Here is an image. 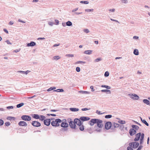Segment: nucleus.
Returning a JSON list of instances; mask_svg holds the SVG:
<instances>
[{
  "label": "nucleus",
  "instance_id": "a18cd8bd",
  "mask_svg": "<svg viewBox=\"0 0 150 150\" xmlns=\"http://www.w3.org/2000/svg\"><path fill=\"white\" fill-rule=\"evenodd\" d=\"M66 56L68 57H74V55L73 54H67L66 55Z\"/></svg>",
  "mask_w": 150,
  "mask_h": 150
},
{
  "label": "nucleus",
  "instance_id": "2f4dec72",
  "mask_svg": "<svg viewBox=\"0 0 150 150\" xmlns=\"http://www.w3.org/2000/svg\"><path fill=\"white\" fill-rule=\"evenodd\" d=\"M56 87L53 86L52 87L47 89V91H49L56 89Z\"/></svg>",
  "mask_w": 150,
  "mask_h": 150
},
{
  "label": "nucleus",
  "instance_id": "6ab92c4d",
  "mask_svg": "<svg viewBox=\"0 0 150 150\" xmlns=\"http://www.w3.org/2000/svg\"><path fill=\"white\" fill-rule=\"evenodd\" d=\"M119 126H120V124H119L115 123V122H113L112 123V125L111 129H113V126L114 127V128H115L118 127Z\"/></svg>",
  "mask_w": 150,
  "mask_h": 150
},
{
  "label": "nucleus",
  "instance_id": "f704fd0d",
  "mask_svg": "<svg viewBox=\"0 0 150 150\" xmlns=\"http://www.w3.org/2000/svg\"><path fill=\"white\" fill-rule=\"evenodd\" d=\"M101 91L103 92H109V93H110L111 91L110 90H108L107 89H104V90H101Z\"/></svg>",
  "mask_w": 150,
  "mask_h": 150
},
{
  "label": "nucleus",
  "instance_id": "e2e57ef3",
  "mask_svg": "<svg viewBox=\"0 0 150 150\" xmlns=\"http://www.w3.org/2000/svg\"><path fill=\"white\" fill-rule=\"evenodd\" d=\"M78 9V8H76L73 10H72V12H74L75 11H76Z\"/></svg>",
  "mask_w": 150,
  "mask_h": 150
},
{
  "label": "nucleus",
  "instance_id": "f257e3e1",
  "mask_svg": "<svg viewBox=\"0 0 150 150\" xmlns=\"http://www.w3.org/2000/svg\"><path fill=\"white\" fill-rule=\"evenodd\" d=\"M103 121L98 119H92L89 121V124L91 126H93L95 124H97V126L100 128L103 127V125L102 124Z\"/></svg>",
  "mask_w": 150,
  "mask_h": 150
},
{
  "label": "nucleus",
  "instance_id": "412c9836",
  "mask_svg": "<svg viewBox=\"0 0 150 150\" xmlns=\"http://www.w3.org/2000/svg\"><path fill=\"white\" fill-rule=\"evenodd\" d=\"M45 118L46 117L45 116L42 115H40V118L39 119L41 121H44V120H45Z\"/></svg>",
  "mask_w": 150,
  "mask_h": 150
},
{
  "label": "nucleus",
  "instance_id": "de8ad7c7",
  "mask_svg": "<svg viewBox=\"0 0 150 150\" xmlns=\"http://www.w3.org/2000/svg\"><path fill=\"white\" fill-rule=\"evenodd\" d=\"M54 21L55 22V23H54V24H55L56 25H58L59 23V21L57 19H55Z\"/></svg>",
  "mask_w": 150,
  "mask_h": 150
},
{
  "label": "nucleus",
  "instance_id": "f3484780",
  "mask_svg": "<svg viewBox=\"0 0 150 150\" xmlns=\"http://www.w3.org/2000/svg\"><path fill=\"white\" fill-rule=\"evenodd\" d=\"M31 116L33 118L35 119H39L40 118V115L37 114H32Z\"/></svg>",
  "mask_w": 150,
  "mask_h": 150
},
{
  "label": "nucleus",
  "instance_id": "5fc2aeb1",
  "mask_svg": "<svg viewBox=\"0 0 150 150\" xmlns=\"http://www.w3.org/2000/svg\"><path fill=\"white\" fill-rule=\"evenodd\" d=\"M142 147L143 146L142 145H140L139 146L138 148L136 150H141Z\"/></svg>",
  "mask_w": 150,
  "mask_h": 150
},
{
  "label": "nucleus",
  "instance_id": "13d9d810",
  "mask_svg": "<svg viewBox=\"0 0 150 150\" xmlns=\"http://www.w3.org/2000/svg\"><path fill=\"white\" fill-rule=\"evenodd\" d=\"M5 42H6L8 44H12V43L9 41V40H7L5 41Z\"/></svg>",
  "mask_w": 150,
  "mask_h": 150
},
{
  "label": "nucleus",
  "instance_id": "c9c22d12",
  "mask_svg": "<svg viewBox=\"0 0 150 150\" xmlns=\"http://www.w3.org/2000/svg\"><path fill=\"white\" fill-rule=\"evenodd\" d=\"M142 122L146 126H149V124L145 120H142Z\"/></svg>",
  "mask_w": 150,
  "mask_h": 150
},
{
  "label": "nucleus",
  "instance_id": "72a5a7b5",
  "mask_svg": "<svg viewBox=\"0 0 150 150\" xmlns=\"http://www.w3.org/2000/svg\"><path fill=\"white\" fill-rule=\"evenodd\" d=\"M132 129H132V128L130 129H129V132L130 135L131 136H132L133 135V131L132 130Z\"/></svg>",
  "mask_w": 150,
  "mask_h": 150
},
{
  "label": "nucleus",
  "instance_id": "4be33fe9",
  "mask_svg": "<svg viewBox=\"0 0 150 150\" xmlns=\"http://www.w3.org/2000/svg\"><path fill=\"white\" fill-rule=\"evenodd\" d=\"M131 126L132 129H135L136 130H138L139 129V127L138 126L135 125H132Z\"/></svg>",
  "mask_w": 150,
  "mask_h": 150
},
{
  "label": "nucleus",
  "instance_id": "a19ab883",
  "mask_svg": "<svg viewBox=\"0 0 150 150\" xmlns=\"http://www.w3.org/2000/svg\"><path fill=\"white\" fill-rule=\"evenodd\" d=\"M93 9H86L85 10V11L86 12H91L93 11Z\"/></svg>",
  "mask_w": 150,
  "mask_h": 150
},
{
  "label": "nucleus",
  "instance_id": "bb28decb",
  "mask_svg": "<svg viewBox=\"0 0 150 150\" xmlns=\"http://www.w3.org/2000/svg\"><path fill=\"white\" fill-rule=\"evenodd\" d=\"M7 119L8 120H15L16 119L15 117H11V116H9L8 117H7Z\"/></svg>",
  "mask_w": 150,
  "mask_h": 150
},
{
  "label": "nucleus",
  "instance_id": "69168bd1",
  "mask_svg": "<svg viewBox=\"0 0 150 150\" xmlns=\"http://www.w3.org/2000/svg\"><path fill=\"white\" fill-rule=\"evenodd\" d=\"M18 21L19 22L22 23H25V21H22V20H21L20 19H19L18 20Z\"/></svg>",
  "mask_w": 150,
  "mask_h": 150
},
{
  "label": "nucleus",
  "instance_id": "e433bc0d",
  "mask_svg": "<svg viewBox=\"0 0 150 150\" xmlns=\"http://www.w3.org/2000/svg\"><path fill=\"white\" fill-rule=\"evenodd\" d=\"M80 3L81 4H89V2L88 1H81Z\"/></svg>",
  "mask_w": 150,
  "mask_h": 150
},
{
  "label": "nucleus",
  "instance_id": "aec40b11",
  "mask_svg": "<svg viewBox=\"0 0 150 150\" xmlns=\"http://www.w3.org/2000/svg\"><path fill=\"white\" fill-rule=\"evenodd\" d=\"M70 111L72 112H76L79 110V109L75 108H69Z\"/></svg>",
  "mask_w": 150,
  "mask_h": 150
},
{
  "label": "nucleus",
  "instance_id": "dca6fc26",
  "mask_svg": "<svg viewBox=\"0 0 150 150\" xmlns=\"http://www.w3.org/2000/svg\"><path fill=\"white\" fill-rule=\"evenodd\" d=\"M144 134L143 133L142 134V136L141 137L140 139V145L142 144L143 142V140L144 139Z\"/></svg>",
  "mask_w": 150,
  "mask_h": 150
},
{
  "label": "nucleus",
  "instance_id": "ddd939ff",
  "mask_svg": "<svg viewBox=\"0 0 150 150\" xmlns=\"http://www.w3.org/2000/svg\"><path fill=\"white\" fill-rule=\"evenodd\" d=\"M36 45V43L33 41H31L30 43H27V47H33Z\"/></svg>",
  "mask_w": 150,
  "mask_h": 150
},
{
  "label": "nucleus",
  "instance_id": "bf43d9fd",
  "mask_svg": "<svg viewBox=\"0 0 150 150\" xmlns=\"http://www.w3.org/2000/svg\"><path fill=\"white\" fill-rule=\"evenodd\" d=\"M48 24L51 26H52L53 24H54V23L52 22H48Z\"/></svg>",
  "mask_w": 150,
  "mask_h": 150
},
{
  "label": "nucleus",
  "instance_id": "37998d69",
  "mask_svg": "<svg viewBox=\"0 0 150 150\" xmlns=\"http://www.w3.org/2000/svg\"><path fill=\"white\" fill-rule=\"evenodd\" d=\"M101 60L102 59L101 58H98L95 59V61L96 62H98L99 61H101Z\"/></svg>",
  "mask_w": 150,
  "mask_h": 150
},
{
  "label": "nucleus",
  "instance_id": "4c0bfd02",
  "mask_svg": "<svg viewBox=\"0 0 150 150\" xmlns=\"http://www.w3.org/2000/svg\"><path fill=\"white\" fill-rule=\"evenodd\" d=\"M118 122L119 123L121 124H124L125 123V121L123 120H119Z\"/></svg>",
  "mask_w": 150,
  "mask_h": 150
},
{
  "label": "nucleus",
  "instance_id": "052dcab7",
  "mask_svg": "<svg viewBox=\"0 0 150 150\" xmlns=\"http://www.w3.org/2000/svg\"><path fill=\"white\" fill-rule=\"evenodd\" d=\"M90 88L91 89L92 92H94L95 90L93 89V86H91L90 87Z\"/></svg>",
  "mask_w": 150,
  "mask_h": 150
},
{
  "label": "nucleus",
  "instance_id": "9b49d317",
  "mask_svg": "<svg viewBox=\"0 0 150 150\" xmlns=\"http://www.w3.org/2000/svg\"><path fill=\"white\" fill-rule=\"evenodd\" d=\"M142 136V134L141 132H139L138 133H137L136 134V137L134 138V140L135 142H137L138 141L140 138L141 136Z\"/></svg>",
  "mask_w": 150,
  "mask_h": 150
},
{
  "label": "nucleus",
  "instance_id": "58836bf2",
  "mask_svg": "<svg viewBox=\"0 0 150 150\" xmlns=\"http://www.w3.org/2000/svg\"><path fill=\"white\" fill-rule=\"evenodd\" d=\"M112 115H107L105 116V117L106 119H109L111 118Z\"/></svg>",
  "mask_w": 150,
  "mask_h": 150
},
{
  "label": "nucleus",
  "instance_id": "c03bdc74",
  "mask_svg": "<svg viewBox=\"0 0 150 150\" xmlns=\"http://www.w3.org/2000/svg\"><path fill=\"white\" fill-rule=\"evenodd\" d=\"M4 124V121L0 119V126H1L3 125Z\"/></svg>",
  "mask_w": 150,
  "mask_h": 150
},
{
  "label": "nucleus",
  "instance_id": "2eb2a0df",
  "mask_svg": "<svg viewBox=\"0 0 150 150\" xmlns=\"http://www.w3.org/2000/svg\"><path fill=\"white\" fill-rule=\"evenodd\" d=\"M18 125L20 126H25L26 127L27 126V124L24 121H20L18 123Z\"/></svg>",
  "mask_w": 150,
  "mask_h": 150
},
{
  "label": "nucleus",
  "instance_id": "393cba45",
  "mask_svg": "<svg viewBox=\"0 0 150 150\" xmlns=\"http://www.w3.org/2000/svg\"><path fill=\"white\" fill-rule=\"evenodd\" d=\"M79 93L82 94H89L90 93L87 91H79Z\"/></svg>",
  "mask_w": 150,
  "mask_h": 150
},
{
  "label": "nucleus",
  "instance_id": "6e6d98bb",
  "mask_svg": "<svg viewBox=\"0 0 150 150\" xmlns=\"http://www.w3.org/2000/svg\"><path fill=\"white\" fill-rule=\"evenodd\" d=\"M6 108L8 109H13V106H7L6 107Z\"/></svg>",
  "mask_w": 150,
  "mask_h": 150
},
{
  "label": "nucleus",
  "instance_id": "423d86ee",
  "mask_svg": "<svg viewBox=\"0 0 150 150\" xmlns=\"http://www.w3.org/2000/svg\"><path fill=\"white\" fill-rule=\"evenodd\" d=\"M66 119H64L61 122V126L63 128H67L69 126L68 124L66 122Z\"/></svg>",
  "mask_w": 150,
  "mask_h": 150
},
{
  "label": "nucleus",
  "instance_id": "864d4df0",
  "mask_svg": "<svg viewBox=\"0 0 150 150\" xmlns=\"http://www.w3.org/2000/svg\"><path fill=\"white\" fill-rule=\"evenodd\" d=\"M127 150H134L132 148L129 146L127 147Z\"/></svg>",
  "mask_w": 150,
  "mask_h": 150
},
{
  "label": "nucleus",
  "instance_id": "39448f33",
  "mask_svg": "<svg viewBox=\"0 0 150 150\" xmlns=\"http://www.w3.org/2000/svg\"><path fill=\"white\" fill-rule=\"evenodd\" d=\"M21 118L22 120L25 121H30L31 119V117L30 116L26 115H22L21 117Z\"/></svg>",
  "mask_w": 150,
  "mask_h": 150
},
{
  "label": "nucleus",
  "instance_id": "a211bd4d",
  "mask_svg": "<svg viewBox=\"0 0 150 150\" xmlns=\"http://www.w3.org/2000/svg\"><path fill=\"white\" fill-rule=\"evenodd\" d=\"M143 102L145 104L150 106V101L147 99H144L143 100Z\"/></svg>",
  "mask_w": 150,
  "mask_h": 150
},
{
  "label": "nucleus",
  "instance_id": "3c124183",
  "mask_svg": "<svg viewBox=\"0 0 150 150\" xmlns=\"http://www.w3.org/2000/svg\"><path fill=\"white\" fill-rule=\"evenodd\" d=\"M76 63L77 64H80V63L85 64V63H86V62H83V61H78L76 62Z\"/></svg>",
  "mask_w": 150,
  "mask_h": 150
},
{
  "label": "nucleus",
  "instance_id": "a878e982",
  "mask_svg": "<svg viewBox=\"0 0 150 150\" xmlns=\"http://www.w3.org/2000/svg\"><path fill=\"white\" fill-rule=\"evenodd\" d=\"M78 127V129H79L81 131H83L84 129V126L83 125H81L80 126H79V127Z\"/></svg>",
  "mask_w": 150,
  "mask_h": 150
},
{
  "label": "nucleus",
  "instance_id": "9d476101",
  "mask_svg": "<svg viewBox=\"0 0 150 150\" xmlns=\"http://www.w3.org/2000/svg\"><path fill=\"white\" fill-rule=\"evenodd\" d=\"M74 121L75 123V124H76L79 126H80L82 125V122L80 119H79L78 118H75L74 119Z\"/></svg>",
  "mask_w": 150,
  "mask_h": 150
},
{
  "label": "nucleus",
  "instance_id": "0e129e2a",
  "mask_svg": "<svg viewBox=\"0 0 150 150\" xmlns=\"http://www.w3.org/2000/svg\"><path fill=\"white\" fill-rule=\"evenodd\" d=\"M3 30H4V31L6 33H7V34L8 33V32L6 29L5 28H4V29Z\"/></svg>",
  "mask_w": 150,
  "mask_h": 150
},
{
  "label": "nucleus",
  "instance_id": "774afa93",
  "mask_svg": "<svg viewBox=\"0 0 150 150\" xmlns=\"http://www.w3.org/2000/svg\"><path fill=\"white\" fill-rule=\"evenodd\" d=\"M121 1L123 3H127V0H121Z\"/></svg>",
  "mask_w": 150,
  "mask_h": 150
},
{
  "label": "nucleus",
  "instance_id": "4d7b16f0",
  "mask_svg": "<svg viewBox=\"0 0 150 150\" xmlns=\"http://www.w3.org/2000/svg\"><path fill=\"white\" fill-rule=\"evenodd\" d=\"M90 109V108H82L81 109V110H82V111H86V110H89Z\"/></svg>",
  "mask_w": 150,
  "mask_h": 150
},
{
  "label": "nucleus",
  "instance_id": "473e14b6",
  "mask_svg": "<svg viewBox=\"0 0 150 150\" xmlns=\"http://www.w3.org/2000/svg\"><path fill=\"white\" fill-rule=\"evenodd\" d=\"M60 58V57L59 56H56L53 57V59L57 60Z\"/></svg>",
  "mask_w": 150,
  "mask_h": 150
},
{
  "label": "nucleus",
  "instance_id": "4468645a",
  "mask_svg": "<svg viewBox=\"0 0 150 150\" xmlns=\"http://www.w3.org/2000/svg\"><path fill=\"white\" fill-rule=\"evenodd\" d=\"M79 119L81 120L83 122L89 120L90 119V118L88 117L83 116L80 117Z\"/></svg>",
  "mask_w": 150,
  "mask_h": 150
},
{
  "label": "nucleus",
  "instance_id": "b1692460",
  "mask_svg": "<svg viewBox=\"0 0 150 150\" xmlns=\"http://www.w3.org/2000/svg\"><path fill=\"white\" fill-rule=\"evenodd\" d=\"M134 54L136 55H138L139 54V52L138 50L137 49H135L133 51Z\"/></svg>",
  "mask_w": 150,
  "mask_h": 150
},
{
  "label": "nucleus",
  "instance_id": "c85d7f7f",
  "mask_svg": "<svg viewBox=\"0 0 150 150\" xmlns=\"http://www.w3.org/2000/svg\"><path fill=\"white\" fill-rule=\"evenodd\" d=\"M66 24L67 26H71L72 25V22L70 21H68L67 22H66Z\"/></svg>",
  "mask_w": 150,
  "mask_h": 150
},
{
  "label": "nucleus",
  "instance_id": "5701e85b",
  "mask_svg": "<svg viewBox=\"0 0 150 150\" xmlns=\"http://www.w3.org/2000/svg\"><path fill=\"white\" fill-rule=\"evenodd\" d=\"M92 50H86L84 52V53L87 54H90L92 53Z\"/></svg>",
  "mask_w": 150,
  "mask_h": 150
},
{
  "label": "nucleus",
  "instance_id": "7c9ffc66",
  "mask_svg": "<svg viewBox=\"0 0 150 150\" xmlns=\"http://www.w3.org/2000/svg\"><path fill=\"white\" fill-rule=\"evenodd\" d=\"M101 86L102 87L105 88H107V89H110V88H111L110 87V86H107V85H103Z\"/></svg>",
  "mask_w": 150,
  "mask_h": 150
},
{
  "label": "nucleus",
  "instance_id": "7ed1b4c3",
  "mask_svg": "<svg viewBox=\"0 0 150 150\" xmlns=\"http://www.w3.org/2000/svg\"><path fill=\"white\" fill-rule=\"evenodd\" d=\"M62 120L60 119H56L55 121H52L51 122V125L53 127H57L59 126V123H61Z\"/></svg>",
  "mask_w": 150,
  "mask_h": 150
},
{
  "label": "nucleus",
  "instance_id": "79ce46f5",
  "mask_svg": "<svg viewBox=\"0 0 150 150\" xmlns=\"http://www.w3.org/2000/svg\"><path fill=\"white\" fill-rule=\"evenodd\" d=\"M109 73L108 71H106L104 74V76L105 77H108L109 76Z\"/></svg>",
  "mask_w": 150,
  "mask_h": 150
},
{
  "label": "nucleus",
  "instance_id": "338daca9",
  "mask_svg": "<svg viewBox=\"0 0 150 150\" xmlns=\"http://www.w3.org/2000/svg\"><path fill=\"white\" fill-rule=\"evenodd\" d=\"M20 49H16V50H15L14 51H13V52H19L20 51Z\"/></svg>",
  "mask_w": 150,
  "mask_h": 150
},
{
  "label": "nucleus",
  "instance_id": "ea45409f",
  "mask_svg": "<svg viewBox=\"0 0 150 150\" xmlns=\"http://www.w3.org/2000/svg\"><path fill=\"white\" fill-rule=\"evenodd\" d=\"M118 127H119V128L121 131H122L123 129L124 128V126L122 125H120V126H119Z\"/></svg>",
  "mask_w": 150,
  "mask_h": 150
},
{
  "label": "nucleus",
  "instance_id": "f03ea898",
  "mask_svg": "<svg viewBox=\"0 0 150 150\" xmlns=\"http://www.w3.org/2000/svg\"><path fill=\"white\" fill-rule=\"evenodd\" d=\"M68 122L69 123V125L70 127L72 129H74L73 130V132H77L79 131L78 127H76L74 121L71 120V119L70 118L67 119Z\"/></svg>",
  "mask_w": 150,
  "mask_h": 150
},
{
  "label": "nucleus",
  "instance_id": "cd10ccee",
  "mask_svg": "<svg viewBox=\"0 0 150 150\" xmlns=\"http://www.w3.org/2000/svg\"><path fill=\"white\" fill-rule=\"evenodd\" d=\"M24 105V103H21L17 105L16 107L17 108H20L23 106Z\"/></svg>",
  "mask_w": 150,
  "mask_h": 150
},
{
  "label": "nucleus",
  "instance_id": "09e8293b",
  "mask_svg": "<svg viewBox=\"0 0 150 150\" xmlns=\"http://www.w3.org/2000/svg\"><path fill=\"white\" fill-rule=\"evenodd\" d=\"M83 31L86 33H89L90 32L89 30L87 29H84Z\"/></svg>",
  "mask_w": 150,
  "mask_h": 150
},
{
  "label": "nucleus",
  "instance_id": "0eeeda50",
  "mask_svg": "<svg viewBox=\"0 0 150 150\" xmlns=\"http://www.w3.org/2000/svg\"><path fill=\"white\" fill-rule=\"evenodd\" d=\"M112 127V124L111 122H107L105 124V128L107 129L108 130L111 128Z\"/></svg>",
  "mask_w": 150,
  "mask_h": 150
},
{
  "label": "nucleus",
  "instance_id": "8fccbe9b",
  "mask_svg": "<svg viewBox=\"0 0 150 150\" xmlns=\"http://www.w3.org/2000/svg\"><path fill=\"white\" fill-rule=\"evenodd\" d=\"M5 125L6 126H8L11 125V123L9 122H7L5 123Z\"/></svg>",
  "mask_w": 150,
  "mask_h": 150
},
{
  "label": "nucleus",
  "instance_id": "680f3d73",
  "mask_svg": "<svg viewBox=\"0 0 150 150\" xmlns=\"http://www.w3.org/2000/svg\"><path fill=\"white\" fill-rule=\"evenodd\" d=\"M45 38H39L37 39V40H45Z\"/></svg>",
  "mask_w": 150,
  "mask_h": 150
},
{
  "label": "nucleus",
  "instance_id": "20e7f679",
  "mask_svg": "<svg viewBox=\"0 0 150 150\" xmlns=\"http://www.w3.org/2000/svg\"><path fill=\"white\" fill-rule=\"evenodd\" d=\"M129 146H131L132 148H137L139 146V143L138 142H134L129 143Z\"/></svg>",
  "mask_w": 150,
  "mask_h": 150
},
{
  "label": "nucleus",
  "instance_id": "c756f323",
  "mask_svg": "<svg viewBox=\"0 0 150 150\" xmlns=\"http://www.w3.org/2000/svg\"><path fill=\"white\" fill-rule=\"evenodd\" d=\"M54 91H55L59 92H63L64 91V90L63 89H58L56 90H54Z\"/></svg>",
  "mask_w": 150,
  "mask_h": 150
},
{
  "label": "nucleus",
  "instance_id": "603ef678",
  "mask_svg": "<svg viewBox=\"0 0 150 150\" xmlns=\"http://www.w3.org/2000/svg\"><path fill=\"white\" fill-rule=\"evenodd\" d=\"M96 113H97L98 115H102L104 113V112L101 113L100 111H99L98 110H97L96 112Z\"/></svg>",
  "mask_w": 150,
  "mask_h": 150
},
{
  "label": "nucleus",
  "instance_id": "6e6552de",
  "mask_svg": "<svg viewBox=\"0 0 150 150\" xmlns=\"http://www.w3.org/2000/svg\"><path fill=\"white\" fill-rule=\"evenodd\" d=\"M31 125L34 127H38L41 126V123L37 121H33L31 122Z\"/></svg>",
  "mask_w": 150,
  "mask_h": 150
},
{
  "label": "nucleus",
  "instance_id": "f8f14e48",
  "mask_svg": "<svg viewBox=\"0 0 150 150\" xmlns=\"http://www.w3.org/2000/svg\"><path fill=\"white\" fill-rule=\"evenodd\" d=\"M44 124L46 125L47 126H48L50 124V119H46L44 120Z\"/></svg>",
  "mask_w": 150,
  "mask_h": 150
},
{
  "label": "nucleus",
  "instance_id": "49530a36",
  "mask_svg": "<svg viewBox=\"0 0 150 150\" xmlns=\"http://www.w3.org/2000/svg\"><path fill=\"white\" fill-rule=\"evenodd\" d=\"M76 71L78 72H79L80 71V68L79 67H77L76 69Z\"/></svg>",
  "mask_w": 150,
  "mask_h": 150
},
{
  "label": "nucleus",
  "instance_id": "1a4fd4ad",
  "mask_svg": "<svg viewBox=\"0 0 150 150\" xmlns=\"http://www.w3.org/2000/svg\"><path fill=\"white\" fill-rule=\"evenodd\" d=\"M129 95H131L130 94H129ZM130 98L134 100H138L139 99V97L138 95L135 94H132L131 95Z\"/></svg>",
  "mask_w": 150,
  "mask_h": 150
}]
</instances>
